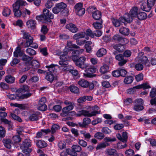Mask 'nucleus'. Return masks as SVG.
I'll return each mask as SVG.
<instances>
[{"instance_id":"nucleus-1","label":"nucleus","mask_w":156,"mask_h":156,"mask_svg":"<svg viewBox=\"0 0 156 156\" xmlns=\"http://www.w3.org/2000/svg\"><path fill=\"white\" fill-rule=\"evenodd\" d=\"M69 50H70L72 48H78L79 47L75 44H72V42L70 41H68L67 43V46L66 48L64 50L63 52H60L58 53L59 55H60V60L59 62V64L62 67H65L68 64V61L69 60V57L67 55L68 54L67 49L68 48Z\"/></svg>"},{"instance_id":"nucleus-2","label":"nucleus","mask_w":156,"mask_h":156,"mask_svg":"<svg viewBox=\"0 0 156 156\" xmlns=\"http://www.w3.org/2000/svg\"><path fill=\"white\" fill-rule=\"evenodd\" d=\"M84 108V109L82 110L79 112V114L77 115V116H80L81 115H83L85 116L91 117L100 113V112L98 111L99 108L97 105L92 107L88 106Z\"/></svg>"},{"instance_id":"nucleus-3","label":"nucleus","mask_w":156,"mask_h":156,"mask_svg":"<svg viewBox=\"0 0 156 156\" xmlns=\"http://www.w3.org/2000/svg\"><path fill=\"white\" fill-rule=\"evenodd\" d=\"M27 5V3L22 0H17L16 2L13 5V11L14 12L15 16L20 17L22 13L21 11L20 10L23 6Z\"/></svg>"},{"instance_id":"nucleus-4","label":"nucleus","mask_w":156,"mask_h":156,"mask_svg":"<svg viewBox=\"0 0 156 156\" xmlns=\"http://www.w3.org/2000/svg\"><path fill=\"white\" fill-rule=\"evenodd\" d=\"M53 18V14L50 13L49 10L46 9H43L42 15L37 16L36 17L37 20L43 23L50 22L51 21V19Z\"/></svg>"},{"instance_id":"nucleus-5","label":"nucleus","mask_w":156,"mask_h":156,"mask_svg":"<svg viewBox=\"0 0 156 156\" xmlns=\"http://www.w3.org/2000/svg\"><path fill=\"white\" fill-rule=\"evenodd\" d=\"M138 63L135 66V69L137 71H141L143 69L144 66H149L150 63L147 58L145 56L143 55L138 58Z\"/></svg>"},{"instance_id":"nucleus-6","label":"nucleus","mask_w":156,"mask_h":156,"mask_svg":"<svg viewBox=\"0 0 156 156\" xmlns=\"http://www.w3.org/2000/svg\"><path fill=\"white\" fill-rule=\"evenodd\" d=\"M29 89L28 87L26 85H23L21 88L16 90V93H20L22 95L18 96L19 99H24L27 98L31 95V93L29 92Z\"/></svg>"},{"instance_id":"nucleus-7","label":"nucleus","mask_w":156,"mask_h":156,"mask_svg":"<svg viewBox=\"0 0 156 156\" xmlns=\"http://www.w3.org/2000/svg\"><path fill=\"white\" fill-rule=\"evenodd\" d=\"M31 146V141L29 139H25L20 146L21 148L23 150L22 152L26 154H28L32 151L29 148Z\"/></svg>"},{"instance_id":"nucleus-8","label":"nucleus","mask_w":156,"mask_h":156,"mask_svg":"<svg viewBox=\"0 0 156 156\" xmlns=\"http://www.w3.org/2000/svg\"><path fill=\"white\" fill-rule=\"evenodd\" d=\"M64 103L66 106L63 108L62 109V112L61 114L62 116L67 114L70 111L73 109L75 106V103L73 102L70 101L68 100H65Z\"/></svg>"},{"instance_id":"nucleus-9","label":"nucleus","mask_w":156,"mask_h":156,"mask_svg":"<svg viewBox=\"0 0 156 156\" xmlns=\"http://www.w3.org/2000/svg\"><path fill=\"white\" fill-rule=\"evenodd\" d=\"M86 59V58L84 56L79 58L77 61L75 62V64L76 66L83 69H85L88 66V64L85 62Z\"/></svg>"},{"instance_id":"nucleus-10","label":"nucleus","mask_w":156,"mask_h":156,"mask_svg":"<svg viewBox=\"0 0 156 156\" xmlns=\"http://www.w3.org/2000/svg\"><path fill=\"white\" fill-rule=\"evenodd\" d=\"M96 71V69L94 67L88 68L85 70L83 75L87 77H93L96 76V75L93 74V73H95Z\"/></svg>"},{"instance_id":"nucleus-11","label":"nucleus","mask_w":156,"mask_h":156,"mask_svg":"<svg viewBox=\"0 0 156 156\" xmlns=\"http://www.w3.org/2000/svg\"><path fill=\"white\" fill-rule=\"evenodd\" d=\"M46 99L44 97L41 98L39 101L38 109L41 111H44L47 109V106L45 104L46 102Z\"/></svg>"},{"instance_id":"nucleus-12","label":"nucleus","mask_w":156,"mask_h":156,"mask_svg":"<svg viewBox=\"0 0 156 156\" xmlns=\"http://www.w3.org/2000/svg\"><path fill=\"white\" fill-rule=\"evenodd\" d=\"M40 118H41L40 113L39 112H34L30 114L29 117L30 120L31 121H37Z\"/></svg>"},{"instance_id":"nucleus-13","label":"nucleus","mask_w":156,"mask_h":156,"mask_svg":"<svg viewBox=\"0 0 156 156\" xmlns=\"http://www.w3.org/2000/svg\"><path fill=\"white\" fill-rule=\"evenodd\" d=\"M66 28L73 33L76 32L78 30V29L76 26L72 23L67 24L66 26Z\"/></svg>"},{"instance_id":"nucleus-14","label":"nucleus","mask_w":156,"mask_h":156,"mask_svg":"<svg viewBox=\"0 0 156 156\" xmlns=\"http://www.w3.org/2000/svg\"><path fill=\"white\" fill-rule=\"evenodd\" d=\"M51 130L49 129H42L41 131L37 132L36 134V137L37 138H40L43 135L44 136L45 135L50 133Z\"/></svg>"},{"instance_id":"nucleus-15","label":"nucleus","mask_w":156,"mask_h":156,"mask_svg":"<svg viewBox=\"0 0 156 156\" xmlns=\"http://www.w3.org/2000/svg\"><path fill=\"white\" fill-rule=\"evenodd\" d=\"M69 154L73 156H77V154L74 152L71 151L70 149H67L66 151H63L60 153L61 156H67V154Z\"/></svg>"},{"instance_id":"nucleus-16","label":"nucleus","mask_w":156,"mask_h":156,"mask_svg":"<svg viewBox=\"0 0 156 156\" xmlns=\"http://www.w3.org/2000/svg\"><path fill=\"white\" fill-rule=\"evenodd\" d=\"M31 41V42H30V40L26 41L25 43L24 44V47L26 48L30 46L34 48H37L38 47V44L36 43H33V38Z\"/></svg>"},{"instance_id":"nucleus-17","label":"nucleus","mask_w":156,"mask_h":156,"mask_svg":"<svg viewBox=\"0 0 156 156\" xmlns=\"http://www.w3.org/2000/svg\"><path fill=\"white\" fill-rule=\"evenodd\" d=\"M90 123V119L87 118H84L83 120V123L79 122V126L82 127H85Z\"/></svg>"},{"instance_id":"nucleus-18","label":"nucleus","mask_w":156,"mask_h":156,"mask_svg":"<svg viewBox=\"0 0 156 156\" xmlns=\"http://www.w3.org/2000/svg\"><path fill=\"white\" fill-rule=\"evenodd\" d=\"M26 25L28 28L34 29L36 26V22L35 20L30 19L27 22Z\"/></svg>"},{"instance_id":"nucleus-19","label":"nucleus","mask_w":156,"mask_h":156,"mask_svg":"<svg viewBox=\"0 0 156 156\" xmlns=\"http://www.w3.org/2000/svg\"><path fill=\"white\" fill-rule=\"evenodd\" d=\"M79 85L84 88L87 87L89 85V83L87 80L83 79H80L78 82Z\"/></svg>"},{"instance_id":"nucleus-20","label":"nucleus","mask_w":156,"mask_h":156,"mask_svg":"<svg viewBox=\"0 0 156 156\" xmlns=\"http://www.w3.org/2000/svg\"><path fill=\"white\" fill-rule=\"evenodd\" d=\"M113 47L115 50L119 52H123L125 49L124 46L121 44H118L114 45Z\"/></svg>"},{"instance_id":"nucleus-21","label":"nucleus","mask_w":156,"mask_h":156,"mask_svg":"<svg viewBox=\"0 0 156 156\" xmlns=\"http://www.w3.org/2000/svg\"><path fill=\"white\" fill-rule=\"evenodd\" d=\"M46 79L50 82L56 79V77L54 76L53 73H47L46 74Z\"/></svg>"},{"instance_id":"nucleus-22","label":"nucleus","mask_w":156,"mask_h":156,"mask_svg":"<svg viewBox=\"0 0 156 156\" xmlns=\"http://www.w3.org/2000/svg\"><path fill=\"white\" fill-rule=\"evenodd\" d=\"M80 132L81 134L83 135L86 140L89 141L90 140L91 136L89 133L87 132L85 130H80Z\"/></svg>"},{"instance_id":"nucleus-23","label":"nucleus","mask_w":156,"mask_h":156,"mask_svg":"<svg viewBox=\"0 0 156 156\" xmlns=\"http://www.w3.org/2000/svg\"><path fill=\"white\" fill-rule=\"evenodd\" d=\"M151 8V7L145 2L143 3L141 5V9L147 12H149Z\"/></svg>"},{"instance_id":"nucleus-24","label":"nucleus","mask_w":156,"mask_h":156,"mask_svg":"<svg viewBox=\"0 0 156 156\" xmlns=\"http://www.w3.org/2000/svg\"><path fill=\"white\" fill-rule=\"evenodd\" d=\"M5 146L7 148L10 149L11 147L12 143L11 140L9 139H5L3 140Z\"/></svg>"},{"instance_id":"nucleus-25","label":"nucleus","mask_w":156,"mask_h":156,"mask_svg":"<svg viewBox=\"0 0 156 156\" xmlns=\"http://www.w3.org/2000/svg\"><path fill=\"white\" fill-rule=\"evenodd\" d=\"M5 80L8 83H12L14 82L15 78L11 75H8L5 77Z\"/></svg>"},{"instance_id":"nucleus-26","label":"nucleus","mask_w":156,"mask_h":156,"mask_svg":"<svg viewBox=\"0 0 156 156\" xmlns=\"http://www.w3.org/2000/svg\"><path fill=\"white\" fill-rule=\"evenodd\" d=\"M55 66H57L55 65ZM55 65L54 64H52L50 65L47 66H46V67L48 69V71H49V73H51L54 74H55V73L57 71V69L55 68Z\"/></svg>"},{"instance_id":"nucleus-27","label":"nucleus","mask_w":156,"mask_h":156,"mask_svg":"<svg viewBox=\"0 0 156 156\" xmlns=\"http://www.w3.org/2000/svg\"><path fill=\"white\" fill-rule=\"evenodd\" d=\"M106 153L108 155L110 156H114L116 155L117 154L116 150L114 149H108L105 151Z\"/></svg>"},{"instance_id":"nucleus-28","label":"nucleus","mask_w":156,"mask_h":156,"mask_svg":"<svg viewBox=\"0 0 156 156\" xmlns=\"http://www.w3.org/2000/svg\"><path fill=\"white\" fill-rule=\"evenodd\" d=\"M71 151L77 154V152H80L82 150L81 147L78 145H73L72 147Z\"/></svg>"},{"instance_id":"nucleus-29","label":"nucleus","mask_w":156,"mask_h":156,"mask_svg":"<svg viewBox=\"0 0 156 156\" xmlns=\"http://www.w3.org/2000/svg\"><path fill=\"white\" fill-rule=\"evenodd\" d=\"M23 35V38L26 40V41L30 40V42H31V40L33 37H31L30 34L26 32L24 30H22Z\"/></svg>"},{"instance_id":"nucleus-30","label":"nucleus","mask_w":156,"mask_h":156,"mask_svg":"<svg viewBox=\"0 0 156 156\" xmlns=\"http://www.w3.org/2000/svg\"><path fill=\"white\" fill-rule=\"evenodd\" d=\"M93 27L96 29H100L103 27L102 25V21L101 20H100L99 22L94 23L93 24Z\"/></svg>"},{"instance_id":"nucleus-31","label":"nucleus","mask_w":156,"mask_h":156,"mask_svg":"<svg viewBox=\"0 0 156 156\" xmlns=\"http://www.w3.org/2000/svg\"><path fill=\"white\" fill-rule=\"evenodd\" d=\"M85 35V33L81 32L75 34L73 36V38L75 40H78V39L84 37Z\"/></svg>"},{"instance_id":"nucleus-32","label":"nucleus","mask_w":156,"mask_h":156,"mask_svg":"<svg viewBox=\"0 0 156 156\" xmlns=\"http://www.w3.org/2000/svg\"><path fill=\"white\" fill-rule=\"evenodd\" d=\"M119 32L122 35H128L129 33V30L128 28L125 27H121L119 30Z\"/></svg>"},{"instance_id":"nucleus-33","label":"nucleus","mask_w":156,"mask_h":156,"mask_svg":"<svg viewBox=\"0 0 156 156\" xmlns=\"http://www.w3.org/2000/svg\"><path fill=\"white\" fill-rule=\"evenodd\" d=\"M70 91L72 93L75 94H78L79 93V89L77 87L71 85L69 87Z\"/></svg>"},{"instance_id":"nucleus-34","label":"nucleus","mask_w":156,"mask_h":156,"mask_svg":"<svg viewBox=\"0 0 156 156\" xmlns=\"http://www.w3.org/2000/svg\"><path fill=\"white\" fill-rule=\"evenodd\" d=\"M92 16L95 20H99L101 17V12L98 10H97L93 13Z\"/></svg>"},{"instance_id":"nucleus-35","label":"nucleus","mask_w":156,"mask_h":156,"mask_svg":"<svg viewBox=\"0 0 156 156\" xmlns=\"http://www.w3.org/2000/svg\"><path fill=\"white\" fill-rule=\"evenodd\" d=\"M107 53L105 49L102 48L99 49L97 53V55L98 57H100L105 55Z\"/></svg>"},{"instance_id":"nucleus-36","label":"nucleus","mask_w":156,"mask_h":156,"mask_svg":"<svg viewBox=\"0 0 156 156\" xmlns=\"http://www.w3.org/2000/svg\"><path fill=\"white\" fill-rule=\"evenodd\" d=\"M137 17L139 20H143L146 19L147 15L145 12H140L137 14Z\"/></svg>"},{"instance_id":"nucleus-37","label":"nucleus","mask_w":156,"mask_h":156,"mask_svg":"<svg viewBox=\"0 0 156 156\" xmlns=\"http://www.w3.org/2000/svg\"><path fill=\"white\" fill-rule=\"evenodd\" d=\"M92 44V42L90 41H87L85 45V49L87 53H90L92 51V48L90 46Z\"/></svg>"},{"instance_id":"nucleus-38","label":"nucleus","mask_w":156,"mask_h":156,"mask_svg":"<svg viewBox=\"0 0 156 156\" xmlns=\"http://www.w3.org/2000/svg\"><path fill=\"white\" fill-rule=\"evenodd\" d=\"M37 146L40 148H43L47 146V143L44 141L39 140L36 143Z\"/></svg>"},{"instance_id":"nucleus-39","label":"nucleus","mask_w":156,"mask_h":156,"mask_svg":"<svg viewBox=\"0 0 156 156\" xmlns=\"http://www.w3.org/2000/svg\"><path fill=\"white\" fill-rule=\"evenodd\" d=\"M22 53L21 52V48L20 47H17L14 52V56L15 57H18L19 56H22Z\"/></svg>"},{"instance_id":"nucleus-40","label":"nucleus","mask_w":156,"mask_h":156,"mask_svg":"<svg viewBox=\"0 0 156 156\" xmlns=\"http://www.w3.org/2000/svg\"><path fill=\"white\" fill-rule=\"evenodd\" d=\"M109 67L107 65H104L102 66L100 69V72L102 73H105L108 72Z\"/></svg>"},{"instance_id":"nucleus-41","label":"nucleus","mask_w":156,"mask_h":156,"mask_svg":"<svg viewBox=\"0 0 156 156\" xmlns=\"http://www.w3.org/2000/svg\"><path fill=\"white\" fill-rule=\"evenodd\" d=\"M138 13L137 8L134 7L130 10L129 15L133 17L137 16Z\"/></svg>"},{"instance_id":"nucleus-42","label":"nucleus","mask_w":156,"mask_h":156,"mask_svg":"<svg viewBox=\"0 0 156 156\" xmlns=\"http://www.w3.org/2000/svg\"><path fill=\"white\" fill-rule=\"evenodd\" d=\"M112 21L113 25L116 27H119L121 25V22L119 19L113 18L112 19Z\"/></svg>"},{"instance_id":"nucleus-43","label":"nucleus","mask_w":156,"mask_h":156,"mask_svg":"<svg viewBox=\"0 0 156 156\" xmlns=\"http://www.w3.org/2000/svg\"><path fill=\"white\" fill-rule=\"evenodd\" d=\"M144 109L143 105L134 104L133 107V109L136 111L139 112L143 110Z\"/></svg>"},{"instance_id":"nucleus-44","label":"nucleus","mask_w":156,"mask_h":156,"mask_svg":"<svg viewBox=\"0 0 156 156\" xmlns=\"http://www.w3.org/2000/svg\"><path fill=\"white\" fill-rule=\"evenodd\" d=\"M133 80V78L131 76H129L126 77L124 80L125 83L127 84L132 83Z\"/></svg>"},{"instance_id":"nucleus-45","label":"nucleus","mask_w":156,"mask_h":156,"mask_svg":"<svg viewBox=\"0 0 156 156\" xmlns=\"http://www.w3.org/2000/svg\"><path fill=\"white\" fill-rule=\"evenodd\" d=\"M6 131L5 128L0 126V140L2 138L4 137L5 135Z\"/></svg>"},{"instance_id":"nucleus-46","label":"nucleus","mask_w":156,"mask_h":156,"mask_svg":"<svg viewBox=\"0 0 156 156\" xmlns=\"http://www.w3.org/2000/svg\"><path fill=\"white\" fill-rule=\"evenodd\" d=\"M32 59V57H29L25 54L22 55V60L26 62H29Z\"/></svg>"},{"instance_id":"nucleus-47","label":"nucleus","mask_w":156,"mask_h":156,"mask_svg":"<svg viewBox=\"0 0 156 156\" xmlns=\"http://www.w3.org/2000/svg\"><path fill=\"white\" fill-rule=\"evenodd\" d=\"M11 12V10L8 7L5 8L2 12L3 16H9Z\"/></svg>"},{"instance_id":"nucleus-48","label":"nucleus","mask_w":156,"mask_h":156,"mask_svg":"<svg viewBox=\"0 0 156 156\" xmlns=\"http://www.w3.org/2000/svg\"><path fill=\"white\" fill-rule=\"evenodd\" d=\"M56 5L61 11L62 10H64L67 7L66 4L63 2L56 4Z\"/></svg>"},{"instance_id":"nucleus-49","label":"nucleus","mask_w":156,"mask_h":156,"mask_svg":"<svg viewBox=\"0 0 156 156\" xmlns=\"http://www.w3.org/2000/svg\"><path fill=\"white\" fill-rule=\"evenodd\" d=\"M60 129L59 126L57 124H54L52 125L51 128V133L52 134L55 133V132Z\"/></svg>"},{"instance_id":"nucleus-50","label":"nucleus","mask_w":156,"mask_h":156,"mask_svg":"<svg viewBox=\"0 0 156 156\" xmlns=\"http://www.w3.org/2000/svg\"><path fill=\"white\" fill-rule=\"evenodd\" d=\"M125 154L126 156H133L134 154V152L132 149H129L125 151Z\"/></svg>"},{"instance_id":"nucleus-51","label":"nucleus","mask_w":156,"mask_h":156,"mask_svg":"<svg viewBox=\"0 0 156 156\" xmlns=\"http://www.w3.org/2000/svg\"><path fill=\"white\" fill-rule=\"evenodd\" d=\"M83 8V7L82 3L80 2L77 3L74 6L75 12L78 11Z\"/></svg>"},{"instance_id":"nucleus-52","label":"nucleus","mask_w":156,"mask_h":156,"mask_svg":"<svg viewBox=\"0 0 156 156\" xmlns=\"http://www.w3.org/2000/svg\"><path fill=\"white\" fill-rule=\"evenodd\" d=\"M137 86L133 87L132 88H130L128 89L127 90V93L129 94H134L136 91L137 89H138L137 87Z\"/></svg>"},{"instance_id":"nucleus-53","label":"nucleus","mask_w":156,"mask_h":156,"mask_svg":"<svg viewBox=\"0 0 156 156\" xmlns=\"http://www.w3.org/2000/svg\"><path fill=\"white\" fill-rule=\"evenodd\" d=\"M124 16L126 19L127 22L130 23L132 21V17L129 14L126 13L124 14Z\"/></svg>"},{"instance_id":"nucleus-54","label":"nucleus","mask_w":156,"mask_h":156,"mask_svg":"<svg viewBox=\"0 0 156 156\" xmlns=\"http://www.w3.org/2000/svg\"><path fill=\"white\" fill-rule=\"evenodd\" d=\"M26 52L30 55H34L36 54V52L34 49L28 48L26 50Z\"/></svg>"},{"instance_id":"nucleus-55","label":"nucleus","mask_w":156,"mask_h":156,"mask_svg":"<svg viewBox=\"0 0 156 156\" xmlns=\"http://www.w3.org/2000/svg\"><path fill=\"white\" fill-rule=\"evenodd\" d=\"M31 65L34 69L38 68L40 66L39 63L37 60H33L31 62Z\"/></svg>"},{"instance_id":"nucleus-56","label":"nucleus","mask_w":156,"mask_h":156,"mask_svg":"<svg viewBox=\"0 0 156 156\" xmlns=\"http://www.w3.org/2000/svg\"><path fill=\"white\" fill-rule=\"evenodd\" d=\"M137 87L138 89L143 88L144 89H146L148 88H151V87L147 85V83H143L141 85H137Z\"/></svg>"},{"instance_id":"nucleus-57","label":"nucleus","mask_w":156,"mask_h":156,"mask_svg":"<svg viewBox=\"0 0 156 156\" xmlns=\"http://www.w3.org/2000/svg\"><path fill=\"white\" fill-rule=\"evenodd\" d=\"M94 137L98 139H101L105 137V136L102 133L97 132L95 134Z\"/></svg>"},{"instance_id":"nucleus-58","label":"nucleus","mask_w":156,"mask_h":156,"mask_svg":"<svg viewBox=\"0 0 156 156\" xmlns=\"http://www.w3.org/2000/svg\"><path fill=\"white\" fill-rule=\"evenodd\" d=\"M107 145L105 143H101L98 144L96 147V150H98L102 148H105Z\"/></svg>"},{"instance_id":"nucleus-59","label":"nucleus","mask_w":156,"mask_h":156,"mask_svg":"<svg viewBox=\"0 0 156 156\" xmlns=\"http://www.w3.org/2000/svg\"><path fill=\"white\" fill-rule=\"evenodd\" d=\"M78 144L83 147H85L87 145V143L82 139L79 140Z\"/></svg>"},{"instance_id":"nucleus-60","label":"nucleus","mask_w":156,"mask_h":156,"mask_svg":"<svg viewBox=\"0 0 156 156\" xmlns=\"http://www.w3.org/2000/svg\"><path fill=\"white\" fill-rule=\"evenodd\" d=\"M134 104H137L138 105H143V100L141 98H137L134 101Z\"/></svg>"},{"instance_id":"nucleus-61","label":"nucleus","mask_w":156,"mask_h":156,"mask_svg":"<svg viewBox=\"0 0 156 156\" xmlns=\"http://www.w3.org/2000/svg\"><path fill=\"white\" fill-rule=\"evenodd\" d=\"M11 115L14 120H17L20 122H21L22 121L21 119L15 114L13 113H11Z\"/></svg>"},{"instance_id":"nucleus-62","label":"nucleus","mask_w":156,"mask_h":156,"mask_svg":"<svg viewBox=\"0 0 156 156\" xmlns=\"http://www.w3.org/2000/svg\"><path fill=\"white\" fill-rule=\"evenodd\" d=\"M0 87L2 89L7 90L9 88V86L7 84L3 82H1L0 84Z\"/></svg>"},{"instance_id":"nucleus-63","label":"nucleus","mask_w":156,"mask_h":156,"mask_svg":"<svg viewBox=\"0 0 156 156\" xmlns=\"http://www.w3.org/2000/svg\"><path fill=\"white\" fill-rule=\"evenodd\" d=\"M101 131L104 133L109 134L111 133L112 131L107 127H104L102 128Z\"/></svg>"},{"instance_id":"nucleus-64","label":"nucleus","mask_w":156,"mask_h":156,"mask_svg":"<svg viewBox=\"0 0 156 156\" xmlns=\"http://www.w3.org/2000/svg\"><path fill=\"white\" fill-rule=\"evenodd\" d=\"M156 95V89L155 88H152L150 92V96L151 98H153Z\"/></svg>"}]
</instances>
